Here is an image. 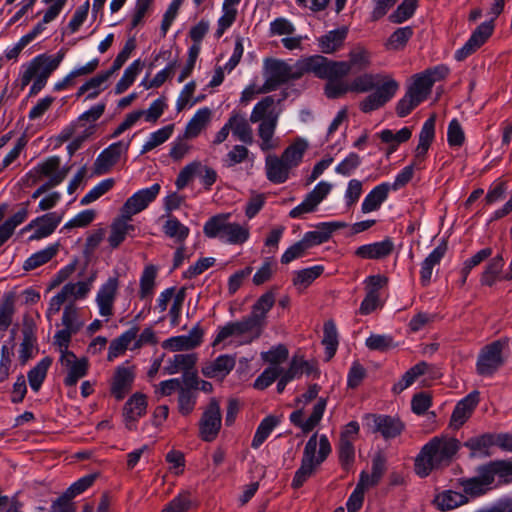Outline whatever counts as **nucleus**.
<instances>
[{
  "label": "nucleus",
  "instance_id": "obj_1",
  "mask_svg": "<svg viewBox=\"0 0 512 512\" xmlns=\"http://www.w3.org/2000/svg\"><path fill=\"white\" fill-rule=\"evenodd\" d=\"M349 84L352 93L372 91L359 102V109L363 113H370L383 107L396 95L400 87L388 73L364 72L354 77Z\"/></svg>",
  "mask_w": 512,
  "mask_h": 512
},
{
  "label": "nucleus",
  "instance_id": "obj_2",
  "mask_svg": "<svg viewBox=\"0 0 512 512\" xmlns=\"http://www.w3.org/2000/svg\"><path fill=\"white\" fill-rule=\"evenodd\" d=\"M460 449V442L452 437H433L417 455L414 463L415 473L427 477L433 470L450 465Z\"/></svg>",
  "mask_w": 512,
  "mask_h": 512
},
{
  "label": "nucleus",
  "instance_id": "obj_3",
  "mask_svg": "<svg viewBox=\"0 0 512 512\" xmlns=\"http://www.w3.org/2000/svg\"><path fill=\"white\" fill-rule=\"evenodd\" d=\"M278 103L273 96H265L254 105L250 113L249 121L259 124L257 135L260 139L259 147L263 152L278 147V141L274 137L281 112L277 107Z\"/></svg>",
  "mask_w": 512,
  "mask_h": 512
},
{
  "label": "nucleus",
  "instance_id": "obj_4",
  "mask_svg": "<svg viewBox=\"0 0 512 512\" xmlns=\"http://www.w3.org/2000/svg\"><path fill=\"white\" fill-rule=\"evenodd\" d=\"M477 476L463 478L460 485L466 495L479 497L491 489L497 480L499 484L512 481V462L506 460H495L481 465L477 469Z\"/></svg>",
  "mask_w": 512,
  "mask_h": 512
},
{
  "label": "nucleus",
  "instance_id": "obj_5",
  "mask_svg": "<svg viewBox=\"0 0 512 512\" xmlns=\"http://www.w3.org/2000/svg\"><path fill=\"white\" fill-rule=\"evenodd\" d=\"M331 451L332 448L326 435H320L318 440L317 433L313 434L304 447L301 465L295 472L291 486L294 489L302 487Z\"/></svg>",
  "mask_w": 512,
  "mask_h": 512
},
{
  "label": "nucleus",
  "instance_id": "obj_6",
  "mask_svg": "<svg viewBox=\"0 0 512 512\" xmlns=\"http://www.w3.org/2000/svg\"><path fill=\"white\" fill-rule=\"evenodd\" d=\"M230 213H220L210 217L203 226V232L208 238H217L230 245H242L250 237L247 223L230 221Z\"/></svg>",
  "mask_w": 512,
  "mask_h": 512
},
{
  "label": "nucleus",
  "instance_id": "obj_7",
  "mask_svg": "<svg viewBox=\"0 0 512 512\" xmlns=\"http://www.w3.org/2000/svg\"><path fill=\"white\" fill-rule=\"evenodd\" d=\"M505 0H493L490 14L493 16L490 21L481 23L471 34L465 44L455 52V59L463 61L475 53L492 35L494 31V19L504 10Z\"/></svg>",
  "mask_w": 512,
  "mask_h": 512
},
{
  "label": "nucleus",
  "instance_id": "obj_8",
  "mask_svg": "<svg viewBox=\"0 0 512 512\" xmlns=\"http://www.w3.org/2000/svg\"><path fill=\"white\" fill-rule=\"evenodd\" d=\"M508 339L501 338L483 346L476 361V372L483 377L493 376L505 363L504 350L508 349Z\"/></svg>",
  "mask_w": 512,
  "mask_h": 512
},
{
  "label": "nucleus",
  "instance_id": "obj_9",
  "mask_svg": "<svg viewBox=\"0 0 512 512\" xmlns=\"http://www.w3.org/2000/svg\"><path fill=\"white\" fill-rule=\"evenodd\" d=\"M92 281L93 279L91 278L86 281L66 283L61 290L50 299L46 310L47 319L51 320L57 315L63 305L70 303L75 304V301L85 299L91 291Z\"/></svg>",
  "mask_w": 512,
  "mask_h": 512
},
{
  "label": "nucleus",
  "instance_id": "obj_10",
  "mask_svg": "<svg viewBox=\"0 0 512 512\" xmlns=\"http://www.w3.org/2000/svg\"><path fill=\"white\" fill-rule=\"evenodd\" d=\"M260 335L261 331L247 316L239 321H231L220 326L213 340V346L216 347L229 338L241 339L240 344H248Z\"/></svg>",
  "mask_w": 512,
  "mask_h": 512
},
{
  "label": "nucleus",
  "instance_id": "obj_11",
  "mask_svg": "<svg viewBox=\"0 0 512 512\" xmlns=\"http://www.w3.org/2000/svg\"><path fill=\"white\" fill-rule=\"evenodd\" d=\"M222 427V413L220 403L216 398H211L198 422V436L205 442L214 441Z\"/></svg>",
  "mask_w": 512,
  "mask_h": 512
},
{
  "label": "nucleus",
  "instance_id": "obj_12",
  "mask_svg": "<svg viewBox=\"0 0 512 512\" xmlns=\"http://www.w3.org/2000/svg\"><path fill=\"white\" fill-rule=\"evenodd\" d=\"M296 75V63L291 66L287 62L280 59L267 58L264 60L265 84L271 91L275 90L278 86L288 82L289 80L299 79V77Z\"/></svg>",
  "mask_w": 512,
  "mask_h": 512
},
{
  "label": "nucleus",
  "instance_id": "obj_13",
  "mask_svg": "<svg viewBox=\"0 0 512 512\" xmlns=\"http://www.w3.org/2000/svg\"><path fill=\"white\" fill-rule=\"evenodd\" d=\"M296 64V76L299 78L308 73H312L320 79L338 76L336 61L319 54L303 57L299 59Z\"/></svg>",
  "mask_w": 512,
  "mask_h": 512
},
{
  "label": "nucleus",
  "instance_id": "obj_14",
  "mask_svg": "<svg viewBox=\"0 0 512 512\" xmlns=\"http://www.w3.org/2000/svg\"><path fill=\"white\" fill-rule=\"evenodd\" d=\"M359 431L358 422L351 421L343 427L340 433L338 455L339 461L345 470H348L355 461L354 443L358 439Z\"/></svg>",
  "mask_w": 512,
  "mask_h": 512
},
{
  "label": "nucleus",
  "instance_id": "obj_15",
  "mask_svg": "<svg viewBox=\"0 0 512 512\" xmlns=\"http://www.w3.org/2000/svg\"><path fill=\"white\" fill-rule=\"evenodd\" d=\"M63 219V214L58 212H50L38 216L30 221L21 229V234L33 230L29 236V241H37L46 238L54 233L58 225Z\"/></svg>",
  "mask_w": 512,
  "mask_h": 512
},
{
  "label": "nucleus",
  "instance_id": "obj_16",
  "mask_svg": "<svg viewBox=\"0 0 512 512\" xmlns=\"http://www.w3.org/2000/svg\"><path fill=\"white\" fill-rule=\"evenodd\" d=\"M119 277H109L98 289L95 302L100 316L108 321L114 315V305L119 290Z\"/></svg>",
  "mask_w": 512,
  "mask_h": 512
},
{
  "label": "nucleus",
  "instance_id": "obj_17",
  "mask_svg": "<svg viewBox=\"0 0 512 512\" xmlns=\"http://www.w3.org/2000/svg\"><path fill=\"white\" fill-rule=\"evenodd\" d=\"M338 76H347L352 71H365L372 64L371 52L361 45L350 49L348 60L336 61Z\"/></svg>",
  "mask_w": 512,
  "mask_h": 512
},
{
  "label": "nucleus",
  "instance_id": "obj_18",
  "mask_svg": "<svg viewBox=\"0 0 512 512\" xmlns=\"http://www.w3.org/2000/svg\"><path fill=\"white\" fill-rule=\"evenodd\" d=\"M59 363L66 373L63 382L68 387L75 386L88 373V359L86 357L78 358L73 352L60 355Z\"/></svg>",
  "mask_w": 512,
  "mask_h": 512
},
{
  "label": "nucleus",
  "instance_id": "obj_19",
  "mask_svg": "<svg viewBox=\"0 0 512 512\" xmlns=\"http://www.w3.org/2000/svg\"><path fill=\"white\" fill-rule=\"evenodd\" d=\"M159 192L160 185L158 183L137 191L126 200L121 208V213L132 219L133 215L147 208V206L155 200Z\"/></svg>",
  "mask_w": 512,
  "mask_h": 512
},
{
  "label": "nucleus",
  "instance_id": "obj_20",
  "mask_svg": "<svg viewBox=\"0 0 512 512\" xmlns=\"http://www.w3.org/2000/svg\"><path fill=\"white\" fill-rule=\"evenodd\" d=\"M332 187L333 185L329 182H319L314 189L306 195L305 199L289 212V216L291 218H298L303 214L313 212L331 192Z\"/></svg>",
  "mask_w": 512,
  "mask_h": 512
},
{
  "label": "nucleus",
  "instance_id": "obj_21",
  "mask_svg": "<svg viewBox=\"0 0 512 512\" xmlns=\"http://www.w3.org/2000/svg\"><path fill=\"white\" fill-rule=\"evenodd\" d=\"M130 146V140L118 141L109 145L96 158L94 162V171L97 175L108 173L112 167L119 161L121 154L126 153Z\"/></svg>",
  "mask_w": 512,
  "mask_h": 512
},
{
  "label": "nucleus",
  "instance_id": "obj_22",
  "mask_svg": "<svg viewBox=\"0 0 512 512\" xmlns=\"http://www.w3.org/2000/svg\"><path fill=\"white\" fill-rule=\"evenodd\" d=\"M55 69L48 63L47 55L41 54L33 58L27 65L23 66L20 75L21 87H26L33 78L48 80Z\"/></svg>",
  "mask_w": 512,
  "mask_h": 512
},
{
  "label": "nucleus",
  "instance_id": "obj_23",
  "mask_svg": "<svg viewBox=\"0 0 512 512\" xmlns=\"http://www.w3.org/2000/svg\"><path fill=\"white\" fill-rule=\"evenodd\" d=\"M327 405L326 398H319L317 403L313 406L311 415L303 420V409H298L290 414V422L299 427L304 434L311 432L321 421Z\"/></svg>",
  "mask_w": 512,
  "mask_h": 512
},
{
  "label": "nucleus",
  "instance_id": "obj_24",
  "mask_svg": "<svg viewBox=\"0 0 512 512\" xmlns=\"http://www.w3.org/2000/svg\"><path fill=\"white\" fill-rule=\"evenodd\" d=\"M347 226L348 224L343 221L323 222L317 226L316 230L306 232L302 241L307 245V248L310 249L314 246L327 242L333 232L346 228Z\"/></svg>",
  "mask_w": 512,
  "mask_h": 512
},
{
  "label": "nucleus",
  "instance_id": "obj_25",
  "mask_svg": "<svg viewBox=\"0 0 512 512\" xmlns=\"http://www.w3.org/2000/svg\"><path fill=\"white\" fill-rule=\"evenodd\" d=\"M104 111V103H99L92 106L89 110L81 114L76 121L72 122L61 130L57 137L58 141L61 143L67 142L74 136L76 130L82 127H86L84 121L95 122L103 115Z\"/></svg>",
  "mask_w": 512,
  "mask_h": 512
},
{
  "label": "nucleus",
  "instance_id": "obj_26",
  "mask_svg": "<svg viewBox=\"0 0 512 512\" xmlns=\"http://www.w3.org/2000/svg\"><path fill=\"white\" fill-rule=\"evenodd\" d=\"M134 378L135 373L132 366H118L111 382V394L117 400H122L131 390Z\"/></svg>",
  "mask_w": 512,
  "mask_h": 512
},
{
  "label": "nucleus",
  "instance_id": "obj_27",
  "mask_svg": "<svg viewBox=\"0 0 512 512\" xmlns=\"http://www.w3.org/2000/svg\"><path fill=\"white\" fill-rule=\"evenodd\" d=\"M146 409L147 400L144 394L135 393L128 399L123 408V417L129 430L136 428L137 421L146 414Z\"/></svg>",
  "mask_w": 512,
  "mask_h": 512
},
{
  "label": "nucleus",
  "instance_id": "obj_28",
  "mask_svg": "<svg viewBox=\"0 0 512 512\" xmlns=\"http://www.w3.org/2000/svg\"><path fill=\"white\" fill-rule=\"evenodd\" d=\"M479 403V392L473 391L460 400L451 415L450 426L460 428L472 415L474 409Z\"/></svg>",
  "mask_w": 512,
  "mask_h": 512
},
{
  "label": "nucleus",
  "instance_id": "obj_29",
  "mask_svg": "<svg viewBox=\"0 0 512 512\" xmlns=\"http://www.w3.org/2000/svg\"><path fill=\"white\" fill-rule=\"evenodd\" d=\"M235 364V356L223 354L215 360L205 363L201 372L207 378L223 380L233 370Z\"/></svg>",
  "mask_w": 512,
  "mask_h": 512
},
{
  "label": "nucleus",
  "instance_id": "obj_30",
  "mask_svg": "<svg viewBox=\"0 0 512 512\" xmlns=\"http://www.w3.org/2000/svg\"><path fill=\"white\" fill-rule=\"evenodd\" d=\"M275 301V292L269 290L262 294L252 306L248 317L261 332L266 325L267 313L272 309Z\"/></svg>",
  "mask_w": 512,
  "mask_h": 512
},
{
  "label": "nucleus",
  "instance_id": "obj_31",
  "mask_svg": "<svg viewBox=\"0 0 512 512\" xmlns=\"http://www.w3.org/2000/svg\"><path fill=\"white\" fill-rule=\"evenodd\" d=\"M69 172L68 167H61V159L59 156H51L44 161L38 163L31 171L30 175L34 177V181H38L44 177L52 179L56 176H63V180Z\"/></svg>",
  "mask_w": 512,
  "mask_h": 512
},
{
  "label": "nucleus",
  "instance_id": "obj_32",
  "mask_svg": "<svg viewBox=\"0 0 512 512\" xmlns=\"http://www.w3.org/2000/svg\"><path fill=\"white\" fill-rule=\"evenodd\" d=\"M135 229V226L131 223V218L121 213L110 225V232L107 239L109 246L112 249L118 248L127 236H132Z\"/></svg>",
  "mask_w": 512,
  "mask_h": 512
},
{
  "label": "nucleus",
  "instance_id": "obj_33",
  "mask_svg": "<svg viewBox=\"0 0 512 512\" xmlns=\"http://www.w3.org/2000/svg\"><path fill=\"white\" fill-rule=\"evenodd\" d=\"M394 242L390 238L359 246L354 254L361 259L380 260L392 254Z\"/></svg>",
  "mask_w": 512,
  "mask_h": 512
},
{
  "label": "nucleus",
  "instance_id": "obj_34",
  "mask_svg": "<svg viewBox=\"0 0 512 512\" xmlns=\"http://www.w3.org/2000/svg\"><path fill=\"white\" fill-rule=\"evenodd\" d=\"M249 122L245 114L237 110H233L228 118L232 135L245 144L253 143V132Z\"/></svg>",
  "mask_w": 512,
  "mask_h": 512
},
{
  "label": "nucleus",
  "instance_id": "obj_35",
  "mask_svg": "<svg viewBox=\"0 0 512 512\" xmlns=\"http://www.w3.org/2000/svg\"><path fill=\"white\" fill-rule=\"evenodd\" d=\"M435 123V115H431L424 122L419 134V142L415 149L414 164L424 161L429 147L435 138Z\"/></svg>",
  "mask_w": 512,
  "mask_h": 512
},
{
  "label": "nucleus",
  "instance_id": "obj_36",
  "mask_svg": "<svg viewBox=\"0 0 512 512\" xmlns=\"http://www.w3.org/2000/svg\"><path fill=\"white\" fill-rule=\"evenodd\" d=\"M291 170L280 156L268 155L265 159L266 177L274 184L286 182L290 177Z\"/></svg>",
  "mask_w": 512,
  "mask_h": 512
},
{
  "label": "nucleus",
  "instance_id": "obj_37",
  "mask_svg": "<svg viewBox=\"0 0 512 512\" xmlns=\"http://www.w3.org/2000/svg\"><path fill=\"white\" fill-rule=\"evenodd\" d=\"M348 35L346 27H340L317 38L318 47L324 54H333L344 45Z\"/></svg>",
  "mask_w": 512,
  "mask_h": 512
},
{
  "label": "nucleus",
  "instance_id": "obj_38",
  "mask_svg": "<svg viewBox=\"0 0 512 512\" xmlns=\"http://www.w3.org/2000/svg\"><path fill=\"white\" fill-rule=\"evenodd\" d=\"M391 191L390 183L383 182L375 186L364 198L361 204V212L367 214L377 211L388 198Z\"/></svg>",
  "mask_w": 512,
  "mask_h": 512
},
{
  "label": "nucleus",
  "instance_id": "obj_39",
  "mask_svg": "<svg viewBox=\"0 0 512 512\" xmlns=\"http://www.w3.org/2000/svg\"><path fill=\"white\" fill-rule=\"evenodd\" d=\"M285 372L292 380L300 378L302 375L318 378L320 374L316 361H308L298 354L292 357L290 365Z\"/></svg>",
  "mask_w": 512,
  "mask_h": 512
},
{
  "label": "nucleus",
  "instance_id": "obj_40",
  "mask_svg": "<svg viewBox=\"0 0 512 512\" xmlns=\"http://www.w3.org/2000/svg\"><path fill=\"white\" fill-rule=\"evenodd\" d=\"M374 430L384 438H395L401 434L404 424L395 417L388 415H373Z\"/></svg>",
  "mask_w": 512,
  "mask_h": 512
},
{
  "label": "nucleus",
  "instance_id": "obj_41",
  "mask_svg": "<svg viewBox=\"0 0 512 512\" xmlns=\"http://www.w3.org/2000/svg\"><path fill=\"white\" fill-rule=\"evenodd\" d=\"M111 76L107 71L97 74L78 88L76 96L81 97L87 94L86 99L92 100L97 98L108 87L107 82Z\"/></svg>",
  "mask_w": 512,
  "mask_h": 512
},
{
  "label": "nucleus",
  "instance_id": "obj_42",
  "mask_svg": "<svg viewBox=\"0 0 512 512\" xmlns=\"http://www.w3.org/2000/svg\"><path fill=\"white\" fill-rule=\"evenodd\" d=\"M212 111L208 107L200 108L189 120L185 127L184 137L186 139L196 138L209 124Z\"/></svg>",
  "mask_w": 512,
  "mask_h": 512
},
{
  "label": "nucleus",
  "instance_id": "obj_43",
  "mask_svg": "<svg viewBox=\"0 0 512 512\" xmlns=\"http://www.w3.org/2000/svg\"><path fill=\"white\" fill-rule=\"evenodd\" d=\"M139 332L138 326L134 325L130 329L123 332L120 336L110 342L107 359L113 361L122 355L129 345L136 339Z\"/></svg>",
  "mask_w": 512,
  "mask_h": 512
},
{
  "label": "nucleus",
  "instance_id": "obj_44",
  "mask_svg": "<svg viewBox=\"0 0 512 512\" xmlns=\"http://www.w3.org/2000/svg\"><path fill=\"white\" fill-rule=\"evenodd\" d=\"M464 446L468 448L473 457H487L490 449L495 446L494 433H485L469 438Z\"/></svg>",
  "mask_w": 512,
  "mask_h": 512
},
{
  "label": "nucleus",
  "instance_id": "obj_45",
  "mask_svg": "<svg viewBox=\"0 0 512 512\" xmlns=\"http://www.w3.org/2000/svg\"><path fill=\"white\" fill-rule=\"evenodd\" d=\"M447 247L445 244L437 246L421 263L420 280L422 286H427L432 277V272L435 266L439 265L442 258L446 253Z\"/></svg>",
  "mask_w": 512,
  "mask_h": 512
},
{
  "label": "nucleus",
  "instance_id": "obj_46",
  "mask_svg": "<svg viewBox=\"0 0 512 512\" xmlns=\"http://www.w3.org/2000/svg\"><path fill=\"white\" fill-rule=\"evenodd\" d=\"M434 502L440 511H449L468 503V497L460 492L446 490L439 493Z\"/></svg>",
  "mask_w": 512,
  "mask_h": 512
},
{
  "label": "nucleus",
  "instance_id": "obj_47",
  "mask_svg": "<svg viewBox=\"0 0 512 512\" xmlns=\"http://www.w3.org/2000/svg\"><path fill=\"white\" fill-rule=\"evenodd\" d=\"M58 251L59 244L55 243L33 253L30 257H28L25 260L23 264V269L25 271H31L48 263L57 255Z\"/></svg>",
  "mask_w": 512,
  "mask_h": 512
},
{
  "label": "nucleus",
  "instance_id": "obj_48",
  "mask_svg": "<svg viewBox=\"0 0 512 512\" xmlns=\"http://www.w3.org/2000/svg\"><path fill=\"white\" fill-rule=\"evenodd\" d=\"M196 361V354H176L168 359L164 372L168 375L187 372L194 367Z\"/></svg>",
  "mask_w": 512,
  "mask_h": 512
},
{
  "label": "nucleus",
  "instance_id": "obj_49",
  "mask_svg": "<svg viewBox=\"0 0 512 512\" xmlns=\"http://www.w3.org/2000/svg\"><path fill=\"white\" fill-rule=\"evenodd\" d=\"M307 148L308 143L304 139L299 138L290 144L282 152L280 157L291 169H293L301 163Z\"/></svg>",
  "mask_w": 512,
  "mask_h": 512
},
{
  "label": "nucleus",
  "instance_id": "obj_50",
  "mask_svg": "<svg viewBox=\"0 0 512 512\" xmlns=\"http://www.w3.org/2000/svg\"><path fill=\"white\" fill-rule=\"evenodd\" d=\"M381 141L389 145L388 153H393L397 150L401 143L407 142L412 136V129L403 127L396 133L390 129H384L378 134Z\"/></svg>",
  "mask_w": 512,
  "mask_h": 512
},
{
  "label": "nucleus",
  "instance_id": "obj_51",
  "mask_svg": "<svg viewBox=\"0 0 512 512\" xmlns=\"http://www.w3.org/2000/svg\"><path fill=\"white\" fill-rule=\"evenodd\" d=\"M279 423L280 419L274 415L265 417L256 429L251 443L252 448H259L269 437L271 432L279 425Z\"/></svg>",
  "mask_w": 512,
  "mask_h": 512
},
{
  "label": "nucleus",
  "instance_id": "obj_52",
  "mask_svg": "<svg viewBox=\"0 0 512 512\" xmlns=\"http://www.w3.org/2000/svg\"><path fill=\"white\" fill-rule=\"evenodd\" d=\"M157 271V267L152 264L144 267L140 277L139 297L141 299H148L152 297L156 285L155 280L157 277Z\"/></svg>",
  "mask_w": 512,
  "mask_h": 512
},
{
  "label": "nucleus",
  "instance_id": "obj_53",
  "mask_svg": "<svg viewBox=\"0 0 512 512\" xmlns=\"http://www.w3.org/2000/svg\"><path fill=\"white\" fill-rule=\"evenodd\" d=\"M61 323L64 328L75 333H78L84 326V321L80 317V309L74 303L64 306Z\"/></svg>",
  "mask_w": 512,
  "mask_h": 512
},
{
  "label": "nucleus",
  "instance_id": "obj_54",
  "mask_svg": "<svg viewBox=\"0 0 512 512\" xmlns=\"http://www.w3.org/2000/svg\"><path fill=\"white\" fill-rule=\"evenodd\" d=\"M324 271L321 265L312 266L295 272L294 286L302 291L311 285Z\"/></svg>",
  "mask_w": 512,
  "mask_h": 512
},
{
  "label": "nucleus",
  "instance_id": "obj_55",
  "mask_svg": "<svg viewBox=\"0 0 512 512\" xmlns=\"http://www.w3.org/2000/svg\"><path fill=\"white\" fill-rule=\"evenodd\" d=\"M164 234L175 240L177 243H183L189 235V228L182 224L176 217H168L163 225Z\"/></svg>",
  "mask_w": 512,
  "mask_h": 512
},
{
  "label": "nucleus",
  "instance_id": "obj_56",
  "mask_svg": "<svg viewBox=\"0 0 512 512\" xmlns=\"http://www.w3.org/2000/svg\"><path fill=\"white\" fill-rule=\"evenodd\" d=\"M142 69L140 59L134 60L124 71L122 77L115 85V94L124 93L135 81L137 75Z\"/></svg>",
  "mask_w": 512,
  "mask_h": 512
},
{
  "label": "nucleus",
  "instance_id": "obj_57",
  "mask_svg": "<svg viewBox=\"0 0 512 512\" xmlns=\"http://www.w3.org/2000/svg\"><path fill=\"white\" fill-rule=\"evenodd\" d=\"M345 76H337L325 78L327 80L324 86V93L330 99L340 98L343 95L351 92L349 82L343 80Z\"/></svg>",
  "mask_w": 512,
  "mask_h": 512
},
{
  "label": "nucleus",
  "instance_id": "obj_58",
  "mask_svg": "<svg viewBox=\"0 0 512 512\" xmlns=\"http://www.w3.org/2000/svg\"><path fill=\"white\" fill-rule=\"evenodd\" d=\"M51 363L49 357L43 358L28 372V381L33 391L37 392L40 389Z\"/></svg>",
  "mask_w": 512,
  "mask_h": 512
},
{
  "label": "nucleus",
  "instance_id": "obj_59",
  "mask_svg": "<svg viewBox=\"0 0 512 512\" xmlns=\"http://www.w3.org/2000/svg\"><path fill=\"white\" fill-rule=\"evenodd\" d=\"M432 87L433 80L428 75L420 73L414 76L413 83L407 91L423 102L430 94Z\"/></svg>",
  "mask_w": 512,
  "mask_h": 512
},
{
  "label": "nucleus",
  "instance_id": "obj_60",
  "mask_svg": "<svg viewBox=\"0 0 512 512\" xmlns=\"http://www.w3.org/2000/svg\"><path fill=\"white\" fill-rule=\"evenodd\" d=\"M322 343L325 346V353L329 360L335 355L338 347V332L336 325L332 320H329L324 324Z\"/></svg>",
  "mask_w": 512,
  "mask_h": 512
},
{
  "label": "nucleus",
  "instance_id": "obj_61",
  "mask_svg": "<svg viewBox=\"0 0 512 512\" xmlns=\"http://www.w3.org/2000/svg\"><path fill=\"white\" fill-rule=\"evenodd\" d=\"M29 202H23L19 205V210L15 212L11 217L4 221L0 228L6 232L10 237L14 234L16 227L26 221L29 215Z\"/></svg>",
  "mask_w": 512,
  "mask_h": 512
},
{
  "label": "nucleus",
  "instance_id": "obj_62",
  "mask_svg": "<svg viewBox=\"0 0 512 512\" xmlns=\"http://www.w3.org/2000/svg\"><path fill=\"white\" fill-rule=\"evenodd\" d=\"M173 129V125H167L158 129L157 131L152 132L149 135L147 141L142 146L141 154H145L166 142L171 137Z\"/></svg>",
  "mask_w": 512,
  "mask_h": 512
},
{
  "label": "nucleus",
  "instance_id": "obj_63",
  "mask_svg": "<svg viewBox=\"0 0 512 512\" xmlns=\"http://www.w3.org/2000/svg\"><path fill=\"white\" fill-rule=\"evenodd\" d=\"M413 28L405 26L396 29L388 38L385 46L389 50H400L405 47L409 39L413 36Z\"/></svg>",
  "mask_w": 512,
  "mask_h": 512
},
{
  "label": "nucleus",
  "instance_id": "obj_64",
  "mask_svg": "<svg viewBox=\"0 0 512 512\" xmlns=\"http://www.w3.org/2000/svg\"><path fill=\"white\" fill-rule=\"evenodd\" d=\"M191 506L192 499L190 491L182 490L164 506L162 512H188Z\"/></svg>",
  "mask_w": 512,
  "mask_h": 512
}]
</instances>
